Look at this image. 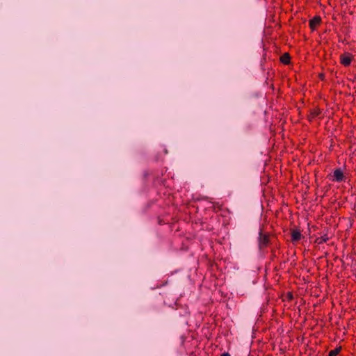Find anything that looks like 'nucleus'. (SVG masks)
<instances>
[{
	"mask_svg": "<svg viewBox=\"0 0 356 356\" xmlns=\"http://www.w3.org/2000/svg\"><path fill=\"white\" fill-rule=\"evenodd\" d=\"M345 179V176L343 175V171L340 168H337L334 170L332 175H331V177L330 178V180L332 181H337V182H341L343 181Z\"/></svg>",
	"mask_w": 356,
	"mask_h": 356,
	"instance_id": "obj_1",
	"label": "nucleus"
},
{
	"mask_svg": "<svg viewBox=\"0 0 356 356\" xmlns=\"http://www.w3.org/2000/svg\"><path fill=\"white\" fill-rule=\"evenodd\" d=\"M270 242L269 236L264 234L261 232L259 233V246L261 250L266 248Z\"/></svg>",
	"mask_w": 356,
	"mask_h": 356,
	"instance_id": "obj_2",
	"label": "nucleus"
},
{
	"mask_svg": "<svg viewBox=\"0 0 356 356\" xmlns=\"http://www.w3.org/2000/svg\"><path fill=\"white\" fill-rule=\"evenodd\" d=\"M352 60L353 56L349 53H345L340 56V62L343 65L346 67L349 66L350 65Z\"/></svg>",
	"mask_w": 356,
	"mask_h": 356,
	"instance_id": "obj_3",
	"label": "nucleus"
},
{
	"mask_svg": "<svg viewBox=\"0 0 356 356\" xmlns=\"http://www.w3.org/2000/svg\"><path fill=\"white\" fill-rule=\"evenodd\" d=\"M321 19L319 16H316L309 21V26L312 30H314L315 28L320 24Z\"/></svg>",
	"mask_w": 356,
	"mask_h": 356,
	"instance_id": "obj_4",
	"label": "nucleus"
},
{
	"mask_svg": "<svg viewBox=\"0 0 356 356\" xmlns=\"http://www.w3.org/2000/svg\"><path fill=\"white\" fill-rule=\"evenodd\" d=\"M321 111L319 108H314L310 111L309 115H308V120L309 121H313L314 118L321 115Z\"/></svg>",
	"mask_w": 356,
	"mask_h": 356,
	"instance_id": "obj_5",
	"label": "nucleus"
},
{
	"mask_svg": "<svg viewBox=\"0 0 356 356\" xmlns=\"http://www.w3.org/2000/svg\"><path fill=\"white\" fill-rule=\"evenodd\" d=\"M302 238V234L299 230L295 229L291 232V241L293 242H297Z\"/></svg>",
	"mask_w": 356,
	"mask_h": 356,
	"instance_id": "obj_6",
	"label": "nucleus"
},
{
	"mask_svg": "<svg viewBox=\"0 0 356 356\" xmlns=\"http://www.w3.org/2000/svg\"><path fill=\"white\" fill-rule=\"evenodd\" d=\"M329 240V237L327 235L325 234L322 236L318 237L315 240V243L318 245L323 244L324 243H326Z\"/></svg>",
	"mask_w": 356,
	"mask_h": 356,
	"instance_id": "obj_7",
	"label": "nucleus"
},
{
	"mask_svg": "<svg viewBox=\"0 0 356 356\" xmlns=\"http://www.w3.org/2000/svg\"><path fill=\"white\" fill-rule=\"evenodd\" d=\"M290 56L288 53H285L281 57H280V61L285 64V65H287L290 63Z\"/></svg>",
	"mask_w": 356,
	"mask_h": 356,
	"instance_id": "obj_8",
	"label": "nucleus"
},
{
	"mask_svg": "<svg viewBox=\"0 0 356 356\" xmlns=\"http://www.w3.org/2000/svg\"><path fill=\"white\" fill-rule=\"evenodd\" d=\"M341 347L339 346L334 350L330 351L328 356H337L341 351Z\"/></svg>",
	"mask_w": 356,
	"mask_h": 356,
	"instance_id": "obj_9",
	"label": "nucleus"
},
{
	"mask_svg": "<svg viewBox=\"0 0 356 356\" xmlns=\"http://www.w3.org/2000/svg\"><path fill=\"white\" fill-rule=\"evenodd\" d=\"M286 298L289 300H291L293 298V294L291 293V292H289L286 295Z\"/></svg>",
	"mask_w": 356,
	"mask_h": 356,
	"instance_id": "obj_10",
	"label": "nucleus"
},
{
	"mask_svg": "<svg viewBox=\"0 0 356 356\" xmlns=\"http://www.w3.org/2000/svg\"><path fill=\"white\" fill-rule=\"evenodd\" d=\"M221 356H230V355L227 353H225L222 355H221Z\"/></svg>",
	"mask_w": 356,
	"mask_h": 356,
	"instance_id": "obj_11",
	"label": "nucleus"
}]
</instances>
